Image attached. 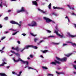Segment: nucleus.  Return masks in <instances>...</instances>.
Segmentation results:
<instances>
[{
    "label": "nucleus",
    "mask_w": 76,
    "mask_h": 76,
    "mask_svg": "<svg viewBox=\"0 0 76 76\" xmlns=\"http://www.w3.org/2000/svg\"><path fill=\"white\" fill-rule=\"evenodd\" d=\"M4 20H8V17H5L4 18Z\"/></svg>",
    "instance_id": "25"
},
{
    "label": "nucleus",
    "mask_w": 76,
    "mask_h": 76,
    "mask_svg": "<svg viewBox=\"0 0 76 76\" xmlns=\"http://www.w3.org/2000/svg\"><path fill=\"white\" fill-rule=\"evenodd\" d=\"M15 50H16L17 51H19V48H18V47H16V48H15Z\"/></svg>",
    "instance_id": "15"
},
{
    "label": "nucleus",
    "mask_w": 76,
    "mask_h": 76,
    "mask_svg": "<svg viewBox=\"0 0 76 76\" xmlns=\"http://www.w3.org/2000/svg\"><path fill=\"white\" fill-rule=\"evenodd\" d=\"M55 28H56V30L58 29V28H57V25L56 26Z\"/></svg>",
    "instance_id": "52"
},
{
    "label": "nucleus",
    "mask_w": 76,
    "mask_h": 76,
    "mask_svg": "<svg viewBox=\"0 0 76 76\" xmlns=\"http://www.w3.org/2000/svg\"><path fill=\"white\" fill-rule=\"evenodd\" d=\"M53 9H63V8H60L59 7H53Z\"/></svg>",
    "instance_id": "18"
},
{
    "label": "nucleus",
    "mask_w": 76,
    "mask_h": 76,
    "mask_svg": "<svg viewBox=\"0 0 76 76\" xmlns=\"http://www.w3.org/2000/svg\"><path fill=\"white\" fill-rule=\"evenodd\" d=\"M0 75L1 76H7V75L4 73H0Z\"/></svg>",
    "instance_id": "14"
},
{
    "label": "nucleus",
    "mask_w": 76,
    "mask_h": 76,
    "mask_svg": "<svg viewBox=\"0 0 76 76\" xmlns=\"http://www.w3.org/2000/svg\"><path fill=\"white\" fill-rule=\"evenodd\" d=\"M17 75V76H20V74H18H18H17V75Z\"/></svg>",
    "instance_id": "63"
},
{
    "label": "nucleus",
    "mask_w": 76,
    "mask_h": 76,
    "mask_svg": "<svg viewBox=\"0 0 76 76\" xmlns=\"http://www.w3.org/2000/svg\"><path fill=\"white\" fill-rule=\"evenodd\" d=\"M30 57L31 58H33V55H30Z\"/></svg>",
    "instance_id": "41"
},
{
    "label": "nucleus",
    "mask_w": 76,
    "mask_h": 76,
    "mask_svg": "<svg viewBox=\"0 0 76 76\" xmlns=\"http://www.w3.org/2000/svg\"><path fill=\"white\" fill-rule=\"evenodd\" d=\"M3 2H1V4H0V7H3Z\"/></svg>",
    "instance_id": "30"
},
{
    "label": "nucleus",
    "mask_w": 76,
    "mask_h": 76,
    "mask_svg": "<svg viewBox=\"0 0 76 76\" xmlns=\"http://www.w3.org/2000/svg\"><path fill=\"white\" fill-rule=\"evenodd\" d=\"M44 42V40H42L40 41L39 42V43H41V42Z\"/></svg>",
    "instance_id": "49"
},
{
    "label": "nucleus",
    "mask_w": 76,
    "mask_h": 76,
    "mask_svg": "<svg viewBox=\"0 0 76 76\" xmlns=\"http://www.w3.org/2000/svg\"><path fill=\"white\" fill-rule=\"evenodd\" d=\"M40 57H42V58H44V57H43V56L42 55H41L40 56Z\"/></svg>",
    "instance_id": "55"
},
{
    "label": "nucleus",
    "mask_w": 76,
    "mask_h": 76,
    "mask_svg": "<svg viewBox=\"0 0 76 76\" xmlns=\"http://www.w3.org/2000/svg\"><path fill=\"white\" fill-rule=\"evenodd\" d=\"M38 10H39V11H40V12H41L42 13H45V12L43 11V10H41V9L39 8L38 9Z\"/></svg>",
    "instance_id": "12"
},
{
    "label": "nucleus",
    "mask_w": 76,
    "mask_h": 76,
    "mask_svg": "<svg viewBox=\"0 0 76 76\" xmlns=\"http://www.w3.org/2000/svg\"><path fill=\"white\" fill-rule=\"evenodd\" d=\"M46 31H47V32H48V33H51V31L50 30H47Z\"/></svg>",
    "instance_id": "28"
},
{
    "label": "nucleus",
    "mask_w": 76,
    "mask_h": 76,
    "mask_svg": "<svg viewBox=\"0 0 76 76\" xmlns=\"http://www.w3.org/2000/svg\"><path fill=\"white\" fill-rule=\"evenodd\" d=\"M17 42L19 44H20V41H17Z\"/></svg>",
    "instance_id": "50"
},
{
    "label": "nucleus",
    "mask_w": 76,
    "mask_h": 76,
    "mask_svg": "<svg viewBox=\"0 0 76 76\" xmlns=\"http://www.w3.org/2000/svg\"><path fill=\"white\" fill-rule=\"evenodd\" d=\"M28 26H32V24H28Z\"/></svg>",
    "instance_id": "43"
},
{
    "label": "nucleus",
    "mask_w": 76,
    "mask_h": 76,
    "mask_svg": "<svg viewBox=\"0 0 76 76\" xmlns=\"http://www.w3.org/2000/svg\"><path fill=\"white\" fill-rule=\"evenodd\" d=\"M7 64V63L6 62H4L1 64L0 65V66H4V64Z\"/></svg>",
    "instance_id": "26"
},
{
    "label": "nucleus",
    "mask_w": 76,
    "mask_h": 76,
    "mask_svg": "<svg viewBox=\"0 0 76 76\" xmlns=\"http://www.w3.org/2000/svg\"><path fill=\"white\" fill-rule=\"evenodd\" d=\"M22 71H20V72H19V75H21V73H22Z\"/></svg>",
    "instance_id": "61"
},
{
    "label": "nucleus",
    "mask_w": 76,
    "mask_h": 76,
    "mask_svg": "<svg viewBox=\"0 0 76 76\" xmlns=\"http://www.w3.org/2000/svg\"><path fill=\"white\" fill-rule=\"evenodd\" d=\"M56 58L58 61H67V58L64 57L62 58H60L57 57H56Z\"/></svg>",
    "instance_id": "3"
},
{
    "label": "nucleus",
    "mask_w": 76,
    "mask_h": 76,
    "mask_svg": "<svg viewBox=\"0 0 76 76\" xmlns=\"http://www.w3.org/2000/svg\"><path fill=\"white\" fill-rule=\"evenodd\" d=\"M13 60L14 61H15V62H16V63H17V62H18V61H21V62H22L23 63H24V64H25L26 63V64L27 65H28V61H23V60H22L20 58H19L18 60H15V58H13Z\"/></svg>",
    "instance_id": "1"
},
{
    "label": "nucleus",
    "mask_w": 76,
    "mask_h": 76,
    "mask_svg": "<svg viewBox=\"0 0 76 76\" xmlns=\"http://www.w3.org/2000/svg\"><path fill=\"white\" fill-rule=\"evenodd\" d=\"M26 12V14H28V11H27V10H25V8L23 7H21L20 10H18L17 11V13H20V12Z\"/></svg>",
    "instance_id": "2"
},
{
    "label": "nucleus",
    "mask_w": 76,
    "mask_h": 76,
    "mask_svg": "<svg viewBox=\"0 0 76 76\" xmlns=\"http://www.w3.org/2000/svg\"><path fill=\"white\" fill-rule=\"evenodd\" d=\"M6 38V37H2L1 39V40H3V39H4V38Z\"/></svg>",
    "instance_id": "38"
},
{
    "label": "nucleus",
    "mask_w": 76,
    "mask_h": 76,
    "mask_svg": "<svg viewBox=\"0 0 76 76\" xmlns=\"http://www.w3.org/2000/svg\"><path fill=\"white\" fill-rule=\"evenodd\" d=\"M12 50H15V48H14V47H12Z\"/></svg>",
    "instance_id": "46"
},
{
    "label": "nucleus",
    "mask_w": 76,
    "mask_h": 76,
    "mask_svg": "<svg viewBox=\"0 0 76 76\" xmlns=\"http://www.w3.org/2000/svg\"><path fill=\"white\" fill-rule=\"evenodd\" d=\"M54 61L55 62H52L51 63V64H54V65H56V64H57V63H58V64H61V63L60 62L57 61L56 60H55Z\"/></svg>",
    "instance_id": "5"
},
{
    "label": "nucleus",
    "mask_w": 76,
    "mask_h": 76,
    "mask_svg": "<svg viewBox=\"0 0 76 76\" xmlns=\"http://www.w3.org/2000/svg\"><path fill=\"white\" fill-rule=\"evenodd\" d=\"M71 55H72V54H70L69 55H66V57H69V56H71Z\"/></svg>",
    "instance_id": "31"
},
{
    "label": "nucleus",
    "mask_w": 76,
    "mask_h": 76,
    "mask_svg": "<svg viewBox=\"0 0 76 76\" xmlns=\"http://www.w3.org/2000/svg\"><path fill=\"white\" fill-rule=\"evenodd\" d=\"M17 1V0H11V1Z\"/></svg>",
    "instance_id": "47"
},
{
    "label": "nucleus",
    "mask_w": 76,
    "mask_h": 76,
    "mask_svg": "<svg viewBox=\"0 0 76 76\" xmlns=\"http://www.w3.org/2000/svg\"><path fill=\"white\" fill-rule=\"evenodd\" d=\"M67 34L68 35H69V37L71 35V34H70V33H68Z\"/></svg>",
    "instance_id": "53"
},
{
    "label": "nucleus",
    "mask_w": 76,
    "mask_h": 76,
    "mask_svg": "<svg viewBox=\"0 0 76 76\" xmlns=\"http://www.w3.org/2000/svg\"><path fill=\"white\" fill-rule=\"evenodd\" d=\"M11 53H12L13 54H15L16 53H15V51H13L12 50L11 51Z\"/></svg>",
    "instance_id": "32"
},
{
    "label": "nucleus",
    "mask_w": 76,
    "mask_h": 76,
    "mask_svg": "<svg viewBox=\"0 0 76 76\" xmlns=\"http://www.w3.org/2000/svg\"><path fill=\"white\" fill-rule=\"evenodd\" d=\"M51 22H52L53 23H54L55 24H56V23H55V22L54 21H53L52 20V21H51Z\"/></svg>",
    "instance_id": "51"
},
{
    "label": "nucleus",
    "mask_w": 76,
    "mask_h": 76,
    "mask_svg": "<svg viewBox=\"0 0 76 76\" xmlns=\"http://www.w3.org/2000/svg\"><path fill=\"white\" fill-rule=\"evenodd\" d=\"M71 15H75V16H76V14H74V13H72L71 14Z\"/></svg>",
    "instance_id": "56"
},
{
    "label": "nucleus",
    "mask_w": 76,
    "mask_h": 76,
    "mask_svg": "<svg viewBox=\"0 0 76 76\" xmlns=\"http://www.w3.org/2000/svg\"><path fill=\"white\" fill-rule=\"evenodd\" d=\"M2 61L3 62H4L3 63H5V62H4L5 61H6V59H4L2 60Z\"/></svg>",
    "instance_id": "40"
},
{
    "label": "nucleus",
    "mask_w": 76,
    "mask_h": 76,
    "mask_svg": "<svg viewBox=\"0 0 76 76\" xmlns=\"http://www.w3.org/2000/svg\"><path fill=\"white\" fill-rule=\"evenodd\" d=\"M48 76H53V75L51 74H48Z\"/></svg>",
    "instance_id": "36"
},
{
    "label": "nucleus",
    "mask_w": 76,
    "mask_h": 76,
    "mask_svg": "<svg viewBox=\"0 0 76 76\" xmlns=\"http://www.w3.org/2000/svg\"><path fill=\"white\" fill-rule=\"evenodd\" d=\"M56 73H57V74H58V75H59V74H61V73L60 72H58L56 71Z\"/></svg>",
    "instance_id": "42"
},
{
    "label": "nucleus",
    "mask_w": 76,
    "mask_h": 76,
    "mask_svg": "<svg viewBox=\"0 0 76 76\" xmlns=\"http://www.w3.org/2000/svg\"><path fill=\"white\" fill-rule=\"evenodd\" d=\"M60 69H61V68L59 67L58 68V70H60Z\"/></svg>",
    "instance_id": "60"
},
{
    "label": "nucleus",
    "mask_w": 76,
    "mask_h": 76,
    "mask_svg": "<svg viewBox=\"0 0 76 76\" xmlns=\"http://www.w3.org/2000/svg\"><path fill=\"white\" fill-rule=\"evenodd\" d=\"M5 48V47H4L2 49V50H4V48Z\"/></svg>",
    "instance_id": "57"
},
{
    "label": "nucleus",
    "mask_w": 76,
    "mask_h": 76,
    "mask_svg": "<svg viewBox=\"0 0 76 76\" xmlns=\"http://www.w3.org/2000/svg\"><path fill=\"white\" fill-rule=\"evenodd\" d=\"M42 67L43 69H45V70H47L48 69V68L45 66H42Z\"/></svg>",
    "instance_id": "16"
},
{
    "label": "nucleus",
    "mask_w": 76,
    "mask_h": 76,
    "mask_svg": "<svg viewBox=\"0 0 76 76\" xmlns=\"http://www.w3.org/2000/svg\"><path fill=\"white\" fill-rule=\"evenodd\" d=\"M22 35L23 36H25V35H26V34H22Z\"/></svg>",
    "instance_id": "45"
},
{
    "label": "nucleus",
    "mask_w": 76,
    "mask_h": 76,
    "mask_svg": "<svg viewBox=\"0 0 76 76\" xmlns=\"http://www.w3.org/2000/svg\"><path fill=\"white\" fill-rule=\"evenodd\" d=\"M41 52H42L43 53H47L48 52V50H45L44 51H42V50H41Z\"/></svg>",
    "instance_id": "11"
},
{
    "label": "nucleus",
    "mask_w": 76,
    "mask_h": 76,
    "mask_svg": "<svg viewBox=\"0 0 76 76\" xmlns=\"http://www.w3.org/2000/svg\"><path fill=\"white\" fill-rule=\"evenodd\" d=\"M15 55L18 57H19L20 56V54L18 53H15Z\"/></svg>",
    "instance_id": "22"
},
{
    "label": "nucleus",
    "mask_w": 76,
    "mask_h": 76,
    "mask_svg": "<svg viewBox=\"0 0 76 76\" xmlns=\"http://www.w3.org/2000/svg\"><path fill=\"white\" fill-rule=\"evenodd\" d=\"M43 39H47V38L45 37L43 38Z\"/></svg>",
    "instance_id": "58"
},
{
    "label": "nucleus",
    "mask_w": 76,
    "mask_h": 76,
    "mask_svg": "<svg viewBox=\"0 0 76 76\" xmlns=\"http://www.w3.org/2000/svg\"><path fill=\"white\" fill-rule=\"evenodd\" d=\"M72 45H73V46H74V45H75V46H76V44L75 43H72Z\"/></svg>",
    "instance_id": "39"
},
{
    "label": "nucleus",
    "mask_w": 76,
    "mask_h": 76,
    "mask_svg": "<svg viewBox=\"0 0 76 76\" xmlns=\"http://www.w3.org/2000/svg\"><path fill=\"white\" fill-rule=\"evenodd\" d=\"M73 67L76 70V65H73Z\"/></svg>",
    "instance_id": "34"
},
{
    "label": "nucleus",
    "mask_w": 76,
    "mask_h": 76,
    "mask_svg": "<svg viewBox=\"0 0 76 76\" xmlns=\"http://www.w3.org/2000/svg\"><path fill=\"white\" fill-rule=\"evenodd\" d=\"M30 34H31V35H32V36H33V37H36V36H37V34L34 35V34L32 33H30Z\"/></svg>",
    "instance_id": "19"
},
{
    "label": "nucleus",
    "mask_w": 76,
    "mask_h": 76,
    "mask_svg": "<svg viewBox=\"0 0 76 76\" xmlns=\"http://www.w3.org/2000/svg\"><path fill=\"white\" fill-rule=\"evenodd\" d=\"M69 37H71V38H74V37H76V35H71Z\"/></svg>",
    "instance_id": "20"
},
{
    "label": "nucleus",
    "mask_w": 76,
    "mask_h": 76,
    "mask_svg": "<svg viewBox=\"0 0 76 76\" xmlns=\"http://www.w3.org/2000/svg\"><path fill=\"white\" fill-rule=\"evenodd\" d=\"M74 26H75V28H76V24H74Z\"/></svg>",
    "instance_id": "64"
},
{
    "label": "nucleus",
    "mask_w": 76,
    "mask_h": 76,
    "mask_svg": "<svg viewBox=\"0 0 76 76\" xmlns=\"http://www.w3.org/2000/svg\"><path fill=\"white\" fill-rule=\"evenodd\" d=\"M54 37V36H50L48 37V38H53Z\"/></svg>",
    "instance_id": "33"
},
{
    "label": "nucleus",
    "mask_w": 76,
    "mask_h": 76,
    "mask_svg": "<svg viewBox=\"0 0 76 76\" xmlns=\"http://www.w3.org/2000/svg\"><path fill=\"white\" fill-rule=\"evenodd\" d=\"M25 50V48H23L22 50L20 51V52H23V51Z\"/></svg>",
    "instance_id": "37"
},
{
    "label": "nucleus",
    "mask_w": 76,
    "mask_h": 76,
    "mask_svg": "<svg viewBox=\"0 0 76 76\" xmlns=\"http://www.w3.org/2000/svg\"><path fill=\"white\" fill-rule=\"evenodd\" d=\"M31 24L32 25V26H37V23L34 21H32L31 23Z\"/></svg>",
    "instance_id": "8"
},
{
    "label": "nucleus",
    "mask_w": 76,
    "mask_h": 76,
    "mask_svg": "<svg viewBox=\"0 0 76 76\" xmlns=\"http://www.w3.org/2000/svg\"><path fill=\"white\" fill-rule=\"evenodd\" d=\"M3 27V26L1 25V24H0V28H1Z\"/></svg>",
    "instance_id": "54"
},
{
    "label": "nucleus",
    "mask_w": 76,
    "mask_h": 76,
    "mask_svg": "<svg viewBox=\"0 0 76 76\" xmlns=\"http://www.w3.org/2000/svg\"><path fill=\"white\" fill-rule=\"evenodd\" d=\"M12 74H15V75H17V73H15V72H12Z\"/></svg>",
    "instance_id": "44"
},
{
    "label": "nucleus",
    "mask_w": 76,
    "mask_h": 76,
    "mask_svg": "<svg viewBox=\"0 0 76 76\" xmlns=\"http://www.w3.org/2000/svg\"><path fill=\"white\" fill-rule=\"evenodd\" d=\"M68 20L69 22H70V20H69V18H68Z\"/></svg>",
    "instance_id": "62"
},
{
    "label": "nucleus",
    "mask_w": 76,
    "mask_h": 76,
    "mask_svg": "<svg viewBox=\"0 0 76 76\" xmlns=\"http://www.w3.org/2000/svg\"><path fill=\"white\" fill-rule=\"evenodd\" d=\"M44 19L46 20V22H47V23H49V22H50L52 21L51 20H50L49 18H47V17H44Z\"/></svg>",
    "instance_id": "7"
},
{
    "label": "nucleus",
    "mask_w": 76,
    "mask_h": 76,
    "mask_svg": "<svg viewBox=\"0 0 76 76\" xmlns=\"http://www.w3.org/2000/svg\"><path fill=\"white\" fill-rule=\"evenodd\" d=\"M38 38H35L34 39V41L35 42H37V41H38Z\"/></svg>",
    "instance_id": "24"
},
{
    "label": "nucleus",
    "mask_w": 76,
    "mask_h": 76,
    "mask_svg": "<svg viewBox=\"0 0 76 76\" xmlns=\"http://www.w3.org/2000/svg\"><path fill=\"white\" fill-rule=\"evenodd\" d=\"M32 3L33 4H34V5H35V6H38V4L37 3V1H33Z\"/></svg>",
    "instance_id": "10"
},
{
    "label": "nucleus",
    "mask_w": 76,
    "mask_h": 76,
    "mask_svg": "<svg viewBox=\"0 0 76 76\" xmlns=\"http://www.w3.org/2000/svg\"><path fill=\"white\" fill-rule=\"evenodd\" d=\"M10 23L13 24H16V25H19V26H21V24H20L16 21H15L13 20H12L10 21Z\"/></svg>",
    "instance_id": "6"
},
{
    "label": "nucleus",
    "mask_w": 76,
    "mask_h": 76,
    "mask_svg": "<svg viewBox=\"0 0 76 76\" xmlns=\"http://www.w3.org/2000/svg\"><path fill=\"white\" fill-rule=\"evenodd\" d=\"M53 45H58V44H59V43H56L54 42H53Z\"/></svg>",
    "instance_id": "29"
},
{
    "label": "nucleus",
    "mask_w": 76,
    "mask_h": 76,
    "mask_svg": "<svg viewBox=\"0 0 76 76\" xmlns=\"http://www.w3.org/2000/svg\"><path fill=\"white\" fill-rule=\"evenodd\" d=\"M66 45H67V44H64L63 45V47H64L65 46H66Z\"/></svg>",
    "instance_id": "35"
},
{
    "label": "nucleus",
    "mask_w": 76,
    "mask_h": 76,
    "mask_svg": "<svg viewBox=\"0 0 76 76\" xmlns=\"http://www.w3.org/2000/svg\"><path fill=\"white\" fill-rule=\"evenodd\" d=\"M31 47H32V45H27L26 46L25 48H25V49H28V48Z\"/></svg>",
    "instance_id": "13"
},
{
    "label": "nucleus",
    "mask_w": 76,
    "mask_h": 76,
    "mask_svg": "<svg viewBox=\"0 0 76 76\" xmlns=\"http://www.w3.org/2000/svg\"><path fill=\"white\" fill-rule=\"evenodd\" d=\"M28 69H33L31 67H28Z\"/></svg>",
    "instance_id": "48"
},
{
    "label": "nucleus",
    "mask_w": 76,
    "mask_h": 76,
    "mask_svg": "<svg viewBox=\"0 0 76 76\" xmlns=\"http://www.w3.org/2000/svg\"><path fill=\"white\" fill-rule=\"evenodd\" d=\"M18 32H19L18 31L15 32V33H14L12 34V35H16V34H17V33Z\"/></svg>",
    "instance_id": "27"
},
{
    "label": "nucleus",
    "mask_w": 76,
    "mask_h": 76,
    "mask_svg": "<svg viewBox=\"0 0 76 76\" xmlns=\"http://www.w3.org/2000/svg\"><path fill=\"white\" fill-rule=\"evenodd\" d=\"M56 30H55V31L54 32V33H56L57 35H58V36H59V37H60L61 38H63V36L58 34V31L60 32V30H59L58 29H56Z\"/></svg>",
    "instance_id": "4"
},
{
    "label": "nucleus",
    "mask_w": 76,
    "mask_h": 76,
    "mask_svg": "<svg viewBox=\"0 0 76 76\" xmlns=\"http://www.w3.org/2000/svg\"><path fill=\"white\" fill-rule=\"evenodd\" d=\"M51 4H50L48 5V8L49 9H51Z\"/></svg>",
    "instance_id": "21"
},
{
    "label": "nucleus",
    "mask_w": 76,
    "mask_h": 76,
    "mask_svg": "<svg viewBox=\"0 0 76 76\" xmlns=\"http://www.w3.org/2000/svg\"><path fill=\"white\" fill-rule=\"evenodd\" d=\"M31 47L32 48H34V49H37V48H38V47L37 46L31 45Z\"/></svg>",
    "instance_id": "17"
},
{
    "label": "nucleus",
    "mask_w": 76,
    "mask_h": 76,
    "mask_svg": "<svg viewBox=\"0 0 76 76\" xmlns=\"http://www.w3.org/2000/svg\"><path fill=\"white\" fill-rule=\"evenodd\" d=\"M9 30L10 31L11 30V31H16V30H14V29H13L12 28H10V29H9Z\"/></svg>",
    "instance_id": "23"
},
{
    "label": "nucleus",
    "mask_w": 76,
    "mask_h": 76,
    "mask_svg": "<svg viewBox=\"0 0 76 76\" xmlns=\"http://www.w3.org/2000/svg\"><path fill=\"white\" fill-rule=\"evenodd\" d=\"M68 18H68V17H67V16H66L65 17V19H68Z\"/></svg>",
    "instance_id": "59"
},
{
    "label": "nucleus",
    "mask_w": 76,
    "mask_h": 76,
    "mask_svg": "<svg viewBox=\"0 0 76 76\" xmlns=\"http://www.w3.org/2000/svg\"><path fill=\"white\" fill-rule=\"evenodd\" d=\"M67 6L68 7H69V8L70 9H72V10H75V9L74 8V7H71L68 4L67 5Z\"/></svg>",
    "instance_id": "9"
}]
</instances>
